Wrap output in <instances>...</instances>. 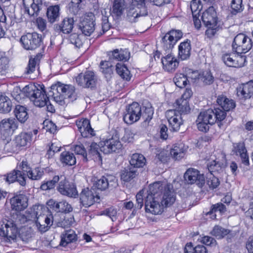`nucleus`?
I'll return each mask as SVG.
<instances>
[{
    "label": "nucleus",
    "mask_w": 253,
    "mask_h": 253,
    "mask_svg": "<svg viewBox=\"0 0 253 253\" xmlns=\"http://www.w3.org/2000/svg\"><path fill=\"white\" fill-rule=\"evenodd\" d=\"M187 149L183 143L176 144L170 150L169 154L173 159L179 160L184 157Z\"/></svg>",
    "instance_id": "72a5a7b5"
},
{
    "label": "nucleus",
    "mask_w": 253,
    "mask_h": 253,
    "mask_svg": "<svg viewBox=\"0 0 253 253\" xmlns=\"http://www.w3.org/2000/svg\"><path fill=\"white\" fill-rule=\"evenodd\" d=\"M230 6L232 9L231 13L233 14L242 11L244 8L242 0H232Z\"/></svg>",
    "instance_id": "680f3d73"
},
{
    "label": "nucleus",
    "mask_w": 253,
    "mask_h": 253,
    "mask_svg": "<svg viewBox=\"0 0 253 253\" xmlns=\"http://www.w3.org/2000/svg\"><path fill=\"white\" fill-rule=\"evenodd\" d=\"M82 37V36L79 35L77 33H72L69 36L68 40L70 43L73 44L75 47L80 48L83 45Z\"/></svg>",
    "instance_id": "6e6d98bb"
},
{
    "label": "nucleus",
    "mask_w": 253,
    "mask_h": 253,
    "mask_svg": "<svg viewBox=\"0 0 253 253\" xmlns=\"http://www.w3.org/2000/svg\"><path fill=\"white\" fill-rule=\"evenodd\" d=\"M233 146L232 152L237 156H240L243 164L249 166L250 164L249 158L247 154L245 143L243 142H240L234 143Z\"/></svg>",
    "instance_id": "393cba45"
},
{
    "label": "nucleus",
    "mask_w": 253,
    "mask_h": 253,
    "mask_svg": "<svg viewBox=\"0 0 253 253\" xmlns=\"http://www.w3.org/2000/svg\"><path fill=\"white\" fill-rule=\"evenodd\" d=\"M129 163L131 166H133L135 169L141 168L145 165L146 159L142 154L135 153L131 156Z\"/></svg>",
    "instance_id": "ea45409f"
},
{
    "label": "nucleus",
    "mask_w": 253,
    "mask_h": 253,
    "mask_svg": "<svg viewBox=\"0 0 253 253\" xmlns=\"http://www.w3.org/2000/svg\"><path fill=\"white\" fill-rule=\"evenodd\" d=\"M199 79L205 84H211L213 82L214 78L210 71H205L199 75Z\"/></svg>",
    "instance_id": "bf43d9fd"
},
{
    "label": "nucleus",
    "mask_w": 253,
    "mask_h": 253,
    "mask_svg": "<svg viewBox=\"0 0 253 253\" xmlns=\"http://www.w3.org/2000/svg\"><path fill=\"white\" fill-rule=\"evenodd\" d=\"M80 201L84 207H87L92 205L94 203L98 202L99 197L94 189L87 188L84 189L80 194Z\"/></svg>",
    "instance_id": "dca6fc26"
},
{
    "label": "nucleus",
    "mask_w": 253,
    "mask_h": 253,
    "mask_svg": "<svg viewBox=\"0 0 253 253\" xmlns=\"http://www.w3.org/2000/svg\"><path fill=\"white\" fill-rule=\"evenodd\" d=\"M42 55L41 53H38L34 58H31L27 68V74H31L35 70L36 66L39 64Z\"/></svg>",
    "instance_id": "49530a36"
},
{
    "label": "nucleus",
    "mask_w": 253,
    "mask_h": 253,
    "mask_svg": "<svg viewBox=\"0 0 253 253\" xmlns=\"http://www.w3.org/2000/svg\"><path fill=\"white\" fill-rule=\"evenodd\" d=\"M163 68L168 72H173L178 67L179 61L171 53H169L162 59Z\"/></svg>",
    "instance_id": "a878e982"
},
{
    "label": "nucleus",
    "mask_w": 253,
    "mask_h": 253,
    "mask_svg": "<svg viewBox=\"0 0 253 253\" xmlns=\"http://www.w3.org/2000/svg\"><path fill=\"white\" fill-rule=\"evenodd\" d=\"M117 74L124 80L128 81L130 80L131 75L127 68L121 63H118L116 68Z\"/></svg>",
    "instance_id": "79ce46f5"
},
{
    "label": "nucleus",
    "mask_w": 253,
    "mask_h": 253,
    "mask_svg": "<svg viewBox=\"0 0 253 253\" xmlns=\"http://www.w3.org/2000/svg\"><path fill=\"white\" fill-rule=\"evenodd\" d=\"M32 1L31 7L26 8L25 11L30 16H37L39 12L44 8L45 4L42 0H32Z\"/></svg>",
    "instance_id": "f704fd0d"
},
{
    "label": "nucleus",
    "mask_w": 253,
    "mask_h": 253,
    "mask_svg": "<svg viewBox=\"0 0 253 253\" xmlns=\"http://www.w3.org/2000/svg\"><path fill=\"white\" fill-rule=\"evenodd\" d=\"M4 179L8 184L17 182L22 186L26 184V177L23 175L20 170L14 169L4 175Z\"/></svg>",
    "instance_id": "4be33fe9"
},
{
    "label": "nucleus",
    "mask_w": 253,
    "mask_h": 253,
    "mask_svg": "<svg viewBox=\"0 0 253 253\" xmlns=\"http://www.w3.org/2000/svg\"><path fill=\"white\" fill-rule=\"evenodd\" d=\"M173 81L177 86L182 88L187 84L188 79L184 74L177 73L173 79Z\"/></svg>",
    "instance_id": "3c124183"
},
{
    "label": "nucleus",
    "mask_w": 253,
    "mask_h": 253,
    "mask_svg": "<svg viewBox=\"0 0 253 253\" xmlns=\"http://www.w3.org/2000/svg\"><path fill=\"white\" fill-rule=\"evenodd\" d=\"M141 115L142 109L140 105L137 102H133L126 109L123 119L126 124L131 125L139 121Z\"/></svg>",
    "instance_id": "9d476101"
},
{
    "label": "nucleus",
    "mask_w": 253,
    "mask_h": 253,
    "mask_svg": "<svg viewBox=\"0 0 253 253\" xmlns=\"http://www.w3.org/2000/svg\"><path fill=\"white\" fill-rule=\"evenodd\" d=\"M43 174V169L36 167L34 169H31L30 172L28 174V177L33 180H38L41 179Z\"/></svg>",
    "instance_id": "de8ad7c7"
},
{
    "label": "nucleus",
    "mask_w": 253,
    "mask_h": 253,
    "mask_svg": "<svg viewBox=\"0 0 253 253\" xmlns=\"http://www.w3.org/2000/svg\"><path fill=\"white\" fill-rule=\"evenodd\" d=\"M166 116L169 124L170 130L173 131H178L180 126L183 125L181 115L176 112V110H169L166 113Z\"/></svg>",
    "instance_id": "2eb2a0df"
},
{
    "label": "nucleus",
    "mask_w": 253,
    "mask_h": 253,
    "mask_svg": "<svg viewBox=\"0 0 253 253\" xmlns=\"http://www.w3.org/2000/svg\"><path fill=\"white\" fill-rule=\"evenodd\" d=\"M23 91L25 96L37 107H44L48 102V97L46 94L43 85L29 84L23 88Z\"/></svg>",
    "instance_id": "20e7f679"
},
{
    "label": "nucleus",
    "mask_w": 253,
    "mask_h": 253,
    "mask_svg": "<svg viewBox=\"0 0 253 253\" xmlns=\"http://www.w3.org/2000/svg\"><path fill=\"white\" fill-rule=\"evenodd\" d=\"M31 135L27 133H21L17 135L14 140L5 144L4 149L11 153L17 152L22 147L26 146L30 143Z\"/></svg>",
    "instance_id": "1a4fd4ad"
},
{
    "label": "nucleus",
    "mask_w": 253,
    "mask_h": 253,
    "mask_svg": "<svg viewBox=\"0 0 253 253\" xmlns=\"http://www.w3.org/2000/svg\"><path fill=\"white\" fill-rule=\"evenodd\" d=\"M147 14H142L141 9H137V6L131 4L127 9L126 17L129 22L133 23L137 21L140 16H144Z\"/></svg>",
    "instance_id": "473e14b6"
},
{
    "label": "nucleus",
    "mask_w": 253,
    "mask_h": 253,
    "mask_svg": "<svg viewBox=\"0 0 253 253\" xmlns=\"http://www.w3.org/2000/svg\"><path fill=\"white\" fill-rule=\"evenodd\" d=\"M74 24V20L73 18H65L60 24L54 26V29L56 32L68 34L72 31Z\"/></svg>",
    "instance_id": "bb28decb"
},
{
    "label": "nucleus",
    "mask_w": 253,
    "mask_h": 253,
    "mask_svg": "<svg viewBox=\"0 0 253 253\" xmlns=\"http://www.w3.org/2000/svg\"><path fill=\"white\" fill-rule=\"evenodd\" d=\"M59 183L57 187L58 191L62 195L69 197H76L78 195L75 185L73 183L69 182L65 177Z\"/></svg>",
    "instance_id": "4468645a"
},
{
    "label": "nucleus",
    "mask_w": 253,
    "mask_h": 253,
    "mask_svg": "<svg viewBox=\"0 0 253 253\" xmlns=\"http://www.w3.org/2000/svg\"><path fill=\"white\" fill-rule=\"evenodd\" d=\"M122 145L118 136H112L100 142V151L104 154L117 152L122 148Z\"/></svg>",
    "instance_id": "9b49d317"
},
{
    "label": "nucleus",
    "mask_w": 253,
    "mask_h": 253,
    "mask_svg": "<svg viewBox=\"0 0 253 253\" xmlns=\"http://www.w3.org/2000/svg\"><path fill=\"white\" fill-rule=\"evenodd\" d=\"M20 42L25 49L35 50L42 43V36L36 32L28 33L21 37Z\"/></svg>",
    "instance_id": "6e6552de"
},
{
    "label": "nucleus",
    "mask_w": 253,
    "mask_h": 253,
    "mask_svg": "<svg viewBox=\"0 0 253 253\" xmlns=\"http://www.w3.org/2000/svg\"><path fill=\"white\" fill-rule=\"evenodd\" d=\"M60 160L65 166H72L76 164V158L74 154L69 151H64L61 153Z\"/></svg>",
    "instance_id": "e433bc0d"
},
{
    "label": "nucleus",
    "mask_w": 253,
    "mask_h": 253,
    "mask_svg": "<svg viewBox=\"0 0 253 253\" xmlns=\"http://www.w3.org/2000/svg\"><path fill=\"white\" fill-rule=\"evenodd\" d=\"M175 194L172 185L166 181H157L150 184L145 198V208L146 212L159 214L163 211L164 205L173 204Z\"/></svg>",
    "instance_id": "f257e3e1"
},
{
    "label": "nucleus",
    "mask_w": 253,
    "mask_h": 253,
    "mask_svg": "<svg viewBox=\"0 0 253 253\" xmlns=\"http://www.w3.org/2000/svg\"><path fill=\"white\" fill-rule=\"evenodd\" d=\"M77 240V235L74 230L69 229L65 230L61 235L60 245L66 247L68 244L75 242Z\"/></svg>",
    "instance_id": "7c9ffc66"
},
{
    "label": "nucleus",
    "mask_w": 253,
    "mask_h": 253,
    "mask_svg": "<svg viewBox=\"0 0 253 253\" xmlns=\"http://www.w3.org/2000/svg\"><path fill=\"white\" fill-rule=\"evenodd\" d=\"M28 199L24 194L16 195L10 200L11 208L13 211H23L28 206Z\"/></svg>",
    "instance_id": "aec40b11"
},
{
    "label": "nucleus",
    "mask_w": 253,
    "mask_h": 253,
    "mask_svg": "<svg viewBox=\"0 0 253 253\" xmlns=\"http://www.w3.org/2000/svg\"><path fill=\"white\" fill-rule=\"evenodd\" d=\"M61 148V146L59 142L56 140H53L47 153L48 157H52L55 153L60 151Z\"/></svg>",
    "instance_id": "338daca9"
},
{
    "label": "nucleus",
    "mask_w": 253,
    "mask_h": 253,
    "mask_svg": "<svg viewBox=\"0 0 253 253\" xmlns=\"http://www.w3.org/2000/svg\"><path fill=\"white\" fill-rule=\"evenodd\" d=\"M191 46L190 41L187 40L182 42L178 46V56L182 60L189 58L191 54Z\"/></svg>",
    "instance_id": "2f4dec72"
},
{
    "label": "nucleus",
    "mask_w": 253,
    "mask_h": 253,
    "mask_svg": "<svg viewBox=\"0 0 253 253\" xmlns=\"http://www.w3.org/2000/svg\"><path fill=\"white\" fill-rule=\"evenodd\" d=\"M202 19L205 26H216L217 23V17L213 6L209 7L203 12Z\"/></svg>",
    "instance_id": "412c9836"
},
{
    "label": "nucleus",
    "mask_w": 253,
    "mask_h": 253,
    "mask_svg": "<svg viewBox=\"0 0 253 253\" xmlns=\"http://www.w3.org/2000/svg\"><path fill=\"white\" fill-rule=\"evenodd\" d=\"M14 21L10 17L7 18L4 14L3 10L0 8V24L3 27H10L13 25Z\"/></svg>",
    "instance_id": "052dcab7"
},
{
    "label": "nucleus",
    "mask_w": 253,
    "mask_h": 253,
    "mask_svg": "<svg viewBox=\"0 0 253 253\" xmlns=\"http://www.w3.org/2000/svg\"><path fill=\"white\" fill-rule=\"evenodd\" d=\"M174 106L175 108L174 110L179 114H186L190 112L188 100L179 98L176 100Z\"/></svg>",
    "instance_id": "c9c22d12"
},
{
    "label": "nucleus",
    "mask_w": 253,
    "mask_h": 253,
    "mask_svg": "<svg viewBox=\"0 0 253 253\" xmlns=\"http://www.w3.org/2000/svg\"><path fill=\"white\" fill-rule=\"evenodd\" d=\"M18 233L16 224L11 221H7L0 227V236L2 242L10 244L15 242Z\"/></svg>",
    "instance_id": "423d86ee"
},
{
    "label": "nucleus",
    "mask_w": 253,
    "mask_h": 253,
    "mask_svg": "<svg viewBox=\"0 0 253 253\" xmlns=\"http://www.w3.org/2000/svg\"><path fill=\"white\" fill-rule=\"evenodd\" d=\"M162 44L164 49L166 51L171 50L176 43L175 40L172 39L171 36L167 33L162 38Z\"/></svg>",
    "instance_id": "c03bdc74"
},
{
    "label": "nucleus",
    "mask_w": 253,
    "mask_h": 253,
    "mask_svg": "<svg viewBox=\"0 0 253 253\" xmlns=\"http://www.w3.org/2000/svg\"><path fill=\"white\" fill-rule=\"evenodd\" d=\"M222 59L227 66L239 68L243 66L244 58L236 56L234 53H226L223 55Z\"/></svg>",
    "instance_id": "5701e85b"
},
{
    "label": "nucleus",
    "mask_w": 253,
    "mask_h": 253,
    "mask_svg": "<svg viewBox=\"0 0 253 253\" xmlns=\"http://www.w3.org/2000/svg\"><path fill=\"white\" fill-rule=\"evenodd\" d=\"M93 182V186L101 191L105 190L110 187H115L116 185V178L111 175L102 176L99 178L95 177Z\"/></svg>",
    "instance_id": "f3484780"
},
{
    "label": "nucleus",
    "mask_w": 253,
    "mask_h": 253,
    "mask_svg": "<svg viewBox=\"0 0 253 253\" xmlns=\"http://www.w3.org/2000/svg\"><path fill=\"white\" fill-rule=\"evenodd\" d=\"M76 123L81 135L85 136L86 133L84 132V129H85L86 127H88V126L90 124L89 121L87 119L83 118L80 120H77Z\"/></svg>",
    "instance_id": "5fc2aeb1"
},
{
    "label": "nucleus",
    "mask_w": 253,
    "mask_h": 253,
    "mask_svg": "<svg viewBox=\"0 0 253 253\" xmlns=\"http://www.w3.org/2000/svg\"><path fill=\"white\" fill-rule=\"evenodd\" d=\"M42 207L41 205H35L31 209L27 217L29 220L35 221L38 229L41 232L47 231L53 222V216L42 215Z\"/></svg>",
    "instance_id": "39448f33"
},
{
    "label": "nucleus",
    "mask_w": 253,
    "mask_h": 253,
    "mask_svg": "<svg viewBox=\"0 0 253 253\" xmlns=\"http://www.w3.org/2000/svg\"><path fill=\"white\" fill-rule=\"evenodd\" d=\"M110 56L118 61H126L129 59L130 52L127 49H116L112 51Z\"/></svg>",
    "instance_id": "4c0bfd02"
},
{
    "label": "nucleus",
    "mask_w": 253,
    "mask_h": 253,
    "mask_svg": "<svg viewBox=\"0 0 253 253\" xmlns=\"http://www.w3.org/2000/svg\"><path fill=\"white\" fill-rule=\"evenodd\" d=\"M62 176L60 177L58 175L54 176L52 179L47 181H43L41 186V189L42 190H48L54 188L56 183H57Z\"/></svg>",
    "instance_id": "09e8293b"
},
{
    "label": "nucleus",
    "mask_w": 253,
    "mask_h": 253,
    "mask_svg": "<svg viewBox=\"0 0 253 253\" xmlns=\"http://www.w3.org/2000/svg\"><path fill=\"white\" fill-rule=\"evenodd\" d=\"M216 102L220 107V109L226 114L227 112L232 110L236 107V103L234 100L222 95L218 96Z\"/></svg>",
    "instance_id": "c85d7f7f"
},
{
    "label": "nucleus",
    "mask_w": 253,
    "mask_h": 253,
    "mask_svg": "<svg viewBox=\"0 0 253 253\" xmlns=\"http://www.w3.org/2000/svg\"><path fill=\"white\" fill-rule=\"evenodd\" d=\"M0 126L1 133L5 137L9 136L17 128V122L15 119H5L1 121Z\"/></svg>",
    "instance_id": "b1692460"
},
{
    "label": "nucleus",
    "mask_w": 253,
    "mask_h": 253,
    "mask_svg": "<svg viewBox=\"0 0 253 253\" xmlns=\"http://www.w3.org/2000/svg\"><path fill=\"white\" fill-rule=\"evenodd\" d=\"M117 209L113 207H110L103 211L101 212V214L109 217L113 221H114L117 220Z\"/></svg>",
    "instance_id": "0e129e2a"
},
{
    "label": "nucleus",
    "mask_w": 253,
    "mask_h": 253,
    "mask_svg": "<svg viewBox=\"0 0 253 253\" xmlns=\"http://www.w3.org/2000/svg\"><path fill=\"white\" fill-rule=\"evenodd\" d=\"M49 93L54 101L61 105L65 103V99L68 98L72 101L77 99L75 87L60 83L51 85Z\"/></svg>",
    "instance_id": "7ed1b4c3"
},
{
    "label": "nucleus",
    "mask_w": 253,
    "mask_h": 253,
    "mask_svg": "<svg viewBox=\"0 0 253 253\" xmlns=\"http://www.w3.org/2000/svg\"><path fill=\"white\" fill-rule=\"evenodd\" d=\"M229 233V231L219 226H215L211 232V234L218 239H221Z\"/></svg>",
    "instance_id": "603ef678"
},
{
    "label": "nucleus",
    "mask_w": 253,
    "mask_h": 253,
    "mask_svg": "<svg viewBox=\"0 0 253 253\" xmlns=\"http://www.w3.org/2000/svg\"><path fill=\"white\" fill-rule=\"evenodd\" d=\"M144 109L142 112L141 117L144 122H149L152 118L154 110L152 106L144 107Z\"/></svg>",
    "instance_id": "69168bd1"
},
{
    "label": "nucleus",
    "mask_w": 253,
    "mask_h": 253,
    "mask_svg": "<svg viewBox=\"0 0 253 253\" xmlns=\"http://www.w3.org/2000/svg\"><path fill=\"white\" fill-rule=\"evenodd\" d=\"M138 174V171L134 168L125 169L121 172L120 176L122 180L129 182Z\"/></svg>",
    "instance_id": "58836bf2"
},
{
    "label": "nucleus",
    "mask_w": 253,
    "mask_h": 253,
    "mask_svg": "<svg viewBox=\"0 0 253 253\" xmlns=\"http://www.w3.org/2000/svg\"><path fill=\"white\" fill-rule=\"evenodd\" d=\"M226 117V113L220 108L211 109L201 112L197 119L198 129L203 132H206L209 129V125L214 124L217 121L218 126L221 128L223 125L222 121Z\"/></svg>",
    "instance_id": "f03ea898"
},
{
    "label": "nucleus",
    "mask_w": 253,
    "mask_h": 253,
    "mask_svg": "<svg viewBox=\"0 0 253 253\" xmlns=\"http://www.w3.org/2000/svg\"><path fill=\"white\" fill-rule=\"evenodd\" d=\"M185 181L189 184L195 183L198 187H202L205 183V178L203 174L193 168L188 169L184 174Z\"/></svg>",
    "instance_id": "f8f14e48"
},
{
    "label": "nucleus",
    "mask_w": 253,
    "mask_h": 253,
    "mask_svg": "<svg viewBox=\"0 0 253 253\" xmlns=\"http://www.w3.org/2000/svg\"><path fill=\"white\" fill-rule=\"evenodd\" d=\"M17 170H20L24 176L29 174L32 168L29 166L27 161H22L18 163L17 166Z\"/></svg>",
    "instance_id": "e2e57ef3"
},
{
    "label": "nucleus",
    "mask_w": 253,
    "mask_h": 253,
    "mask_svg": "<svg viewBox=\"0 0 253 253\" xmlns=\"http://www.w3.org/2000/svg\"><path fill=\"white\" fill-rule=\"evenodd\" d=\"M73 150L77 155H80L83 156L84 161L86 162L87 159V152L83 144H80L79 145H74Z\"/></svg>",
    "instance_id": "774afa93"
},
{
    "label": "nucleus",
    "mask_w": 253,
    "mask_h": 253,
    "mask_svg": "<svg viewBox=\"0 0 253 253\" xmlns=\"http://www.w3.org/2000/svg\"><path fill=\"white\" fill-rule=\"evenodd\" d=\"M47 205L48 208L57 212L69 213L73 210L71 205L65 200L58 202L50 199L47 201Z\"/></svg>",
    "instance_id": "a211bd4d"
},
{
    "label": "nucleus",
    "mask_w": 253,
    "mask_h": 253,
    "mask_svg": "<svg viewBox=\"0 0 253 253\" xmlns=\"http://www.w3.org/2000/svg\"><path fill=\"white\" fill-rule=\"evenodd\" d=\"M223 166L224 165L222 163L215 160H213L210 163L207 164L208 170L211 174H213L212 172H219L220 171Z\"/></svg>",
    "instance_id": "4d7b16f0"
},
{
    "label": "nucleus",
    "mask_w": 253,
    "mask_h": 253,
    "mask_svg": "<svg viewBox=\"0 0 253 253\" xmlns=\"http://www.w3.org/2000/svg\"><path fill=\"white\" fill-rule=\"evenodd\" d=\"M101 71L105 75L110 76L113 71V67L109 61H102L100 64Z\"/></svg>",
    "instance_id": "13d9d810"
},
{
    "label": "nucleus",
    "mask_w": 253,
    "mask_h": 253,
    "mask_svg": "<svg viewBox=\"0 0 253 253\" xmlns=\"http://www.w3.org/2000/svg\"><path fill=\"white\" fill-rule=\"evenodd\" d=\"M237 94L239 97L245 99L253 96V81L240 85L237 88Z\"/></svg>",
    "instance_id": "cd10ccee"
},
{
    "label": "nucleus",
    "mask_w": 253,
    "mask_h": 253,
    "mask_svg": "<svg viewBox=\"0 0 253 253\" xmlns=\"http://www.w3.org/2000/svg\"><path fill=\"white\" fill-rule=\"evenodd\" d=\"M14 112L17 119L22 123H24L28 118L27 109L23 106H16Z\"/></svg>",
    "instance_id": "a19ab883"
},
{
    "label": "nucleus",
    "mask_w": 253,
    "mask_h": 253,
    "mask_svg": "<svg viewBox=\"0 0 253 253\" xmlns=\"http://www.w3.org/2000/svg\"><path fill=\"white\" fill-rule=\"evenodd\" d=\"M76 81L77 84L84 88L93 87L97 81L95 74L90 71L80 74L76 78Z\"/></svg>",
    "instance_id": "ddd939ff"
},
{
    "label": "nucleus",
    "mask_w": 253,
    "mask_h": 253,
    "mask_svg": "<svg viewBox=\"0 0 253 253\" xmlns=\"http://www.w3.org/2000/svg\"><path fill=\"white\" fill-rule=\"evenodd\" d=\"M100 147V143L99 145L97 144V143L92 142L90 144L89 147V149L88 150V153L90 155H91L93 156H95V159H98L99 161H102V158L99 152V150Z\"/></svg>",
    "instance_id": "864d4df0"
},
{
    "label": "nucleus",
    "mask_w": 253,
    "mask_h": 253,
    "mask_svg": "<svg viewBox=\"0 0 253 253\" xmlns=\"http://www.w3.org/2000/svg\"><path fill=\"white\" fill-rule=\"evenodd\" d=\"M253 45L252 39L244 34H238L232 43L233 49L238 53L247 52L252 49Z\"/></svg>",
    "instance_id": "0eeeda50"
},
{
    "label": "nucleus",
    "mask_w": 253,
    "mask_h": 253,
    "mask_svg": "<svg viewBox=\"0 0 253 253\" xmlns=\"http://www.w3.org/2000/svg\"><path fill=\"white\" fill-rule=\"evenodd\" d=\"M126 5L125 0H114L110 13L113 16L121 17L126 8Z\"/></svg>",
    "instance_id": "c756f323"
},
{
    "label": "nucleus",
    "mask_w": 253,
    "mask_h": 253,
    "mask_svg": "<svg viewBox=\"0 0 253 253\" xmlns=\"http://www.w3.org/2000/svg\"><path fill=\"white\" fill-rule=\"evenodd\" d=\"M94 16L91 13L85 16L79 24V29L85 36H90L95 30Z\"/></svg>",
    "instance_id": "6ab92c4d"
},
{
    "label": "nucleus",
    "mask_w": 253,
    "mask_h": 253,
    "mask_svg": "<svg viewBox=\"0 0 253 253\" xmlns=\"http://www.w3.org/2000/svg\"><path fill=\"white\" fill-rule=\"evenodd\" d=\"M59 7L58 5L50 6L47 8L46 15L49 21L51 23L55 22L59 16Z\"/></svg>",
    "instance_id": "37998d69"
},
{
    "label": "nucleus",
    "mask_w": 253,
    "mask_h": 253,
    "mask_svg": "<svg viewBox=\"0 0 253 253\" xmlns=\"http://www.w3.org/2000/svg\"><path fill=\"white\" fill-rule=\"evenodd\" d=\"M11 109L12 102L10 99L6 96L2 97L0 100V113H7Z\"/></svg>",
    "instance_id": "a18cd8bd"
},
{
    "label": "nucleus",
    "mask_w": 253,
    "mask_h": 253,
    "mask_svg": "<svg viewBox=\"0 0 253 253\" xmlns=\"http://www.w3.org/2000/svg\"><path fill=\"white\" fill-rule=\"evenodd\" d=\"M9 70V60L8 58L2 54H0V73L6 75Z\"/></svg>",
    "instance_id": "8fccbe9b"
}]
</instances>
